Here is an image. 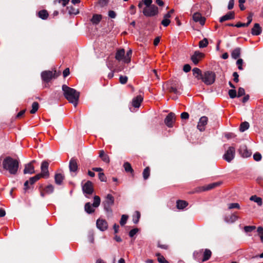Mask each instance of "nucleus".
I'll use <instances>...</instances> for the list:
<instances>
[{
    "label": "nucleus",
    "mask_w": 263,
    "mask_h": 263,
    "mask_svg": "<svg viewBox=\"0 0 263 263\" xmlns=\"http://www.w3.org/2000/svg\"><path fill=\"white\" fill-rule=\"evenodd\" d=\"M234 5V0H230L228 6V9L229 10H231L233 8Z\"/></svg>",
    "instance_id": "nucleus-56"
},
{
    "label": "nucleus",
    "mask_w": 263,
    "mask_h": 263,
    "mask_svg": "<svg viewBox=\"0 0 263 263\" xmlns=\"http://www.w3.org/2000/svg\"><path fill=\"white\" fill-rule=\"evenodd\" d=\"M108 16L111 18H115L116 17V13L112 10L108 11Z\"/></svg>",
    "instance_id": "nucleus-55"
},
{
    "label": "nucleus",
    "mask_w": 263,
    "mask_h": 263,
    "mask_svg": "<svg viewBox=\"0 0 263 263\" xmlns=\"http://www.w3.org/2000/svg\"><path fill=\"white\" fill-rule=\"evenodd\" d=\"M229 95L231 98H234L236 97V91L235 89H230L229 90Z\"/></svg>",
    "instance_id": "nucleus-45"
},
{
    "label": "nucleus",
    "mask_w": 263,
    "mask_h": 263,
    "mask_svg": "<svg viewBox=\"0 0 263 263\" xmlns=\"http://www.w3.org/2000/svg\"><path fill=\"white\" fill-rule=\"evenodd\" d=\"M204 54L198 51H196L191 57V60L195 65H197L199 62L204 57Z\"/></svg>",
    "instance_id": "nucleus-9"
},
{
    "label": "nucleus",
    "mask_w": 263,
    "mask_h": 263,
    "mask_svg": "<svg viewBox=\"0 0 263 263\" xmlns=\"http://www.w3.org/2000/svg\"><path fill=\"white\" fill-rule=\"evenodd\" d=\"M128 78L126 76H121L119 78L120 82L122 84H125L127 82Z\"/></svg>",
    "instance_id": "nucleus-46"
},
{
    "label": "nucleus",
    "mask_w": 263,
    "mask_h": 263,
    "mask_svg": "<svg viewBox=\"0 0 263 263\" xmlns=\"http://www.w3.org/2000/svg\"><path fill=\"white\" fill-rule=\"evenodd\" d=\"M261 32V29L260 25L258 23L254 24V27L252 29L251 33L253 35H258Z\"/></svg>",
    "instance_id": "nucleus-23"
},
{
    "label": "nucleus",
    "mask_w": 263,
    "mask_h": 263,
    "mask_svg": "<svg viewBox=\"0 0 263 263\" xmlns=\"http://www.w3.org/2000/svg\"><path fill=\"white\" fill-rule=\"evenodd\" d=\"M220 184H221V182H220L211 183L210 184H208L206 186H203V191H208V190H211L212 189L216 187V186H218Z\"/></svg>",
    "instance_id": "nucleus-27"
},
{
    "label": "nucleus",
    "mask_w": 263,
    "mask_h": 263,
    "mask_svg": "<svg viewBox=\"0 0 263 263\" xmlns=\"http://www.w3.org/2000/svg\"><path fill=\"white\" fill-rule=\"evenodd\" d=\"M97 227L101 231H105L107 228V223L103 219H98L96 222Z\"/></svg>",
    "instance_id": "nucleus-15"
},
{
    "label": "nucleus",
    "mask_w": 263,
    "mask_h": 263,
    "mask_svg": "<svg viewBox=\"0 0 263 263\" xmlns=\"http://www.w3.org/2000/svg\"><path fill=\"white\" fill-rule=\"evenodd\" d=\"M240 54V49L239 48H236L233 50L231 53L232 57L234 59H237Z\"/></svg>",
    "instance_id": "nucleus-30"
},
{
    "label": "nucleus",
    "mask_w": 263,
    "mask_h": 263,
    "mask_svg": "<svg viewBox=\"0 0 263 263\" xmlns=\"http://www.w3.org/2000/svg\"><path fill=\"white\" fill-rule=\"evenodd\" d=\"M101 159L105 163H108L109 162V158L107 155H105Z\"/></svg>",
    "instance_id": "nucleus-58"
},
{
    "label": "nucleus",
    "mask_w": 263,
    "mask_h": 263,
    "mask_svg": "<svg viewBox=\"0 0 263 263\" xmlns=\"http://www.w3.org/2000/svg\"><path fill=\"white\" fill-rule=\"evenodd\" d=\"M54 191V187L52 185H48L45 189L46 193L50 194L52 193Z\"/></svg>",
    "instance_id": "nucleus-43"
},
{
    "label": "nucleus",
    "mask_w": 263,
    "mask_h": 263,
    "mask_svg": "<svg viewBox=\"0 0 263 263\" xmlns=\"http://www.w3.org/2000/svg\"><path fill=\"white\" fill-rule=\"evenodd\" d=\"M235 154V149L233 146H230L224 154L223 158L227 162H231L234 158Z\"/></svg>",
    "instance_id": "nucleus-7"
},
{
    "label": "nucleus",
    "mask_w": 263,
    "mask_h": 263,
    "mask_svg": "<svg viewBox=\"0 0 263 263\" xmlns=\"http://www.w3.org/2000/svg\"><path fill=\"white\" fill-rule=\"evenodd\" d=\"M169 91L170 92H174L175 93H178V90H177V89L176 87H174V86H171L170 88H169Z\"/></svg>",
    "instance_id": "nucleus-63"
},
{
    "label": "nucleus",
    "mask_w": 263,
    "mask_h": 263,
    "mask_svg": "<svg viewBox=\"0 0 263 263\" xmlns=\"http://www.w3.org/2000/svg\"><path fill=\"white\" fill-rule=\"evenodd\" d=\"M54 73L51 71H45L41 74L43 80L45 82H48L54 77Z\"/></svg>",
    "instance_id": "nucleus-12"
},
{
    "label": "nucleus",
    "mask_w": 263,
    "mask_h": 263,
    "mask_svg": "<svg viewBox=\"0 0 263 263\" xmlns=\"http://www.w3.org/2000/svg\"><path fill=\"white\" fill-rule=\"evenodd\" d=\"M250 200L253 201L257 203V204L259 206L262 205V199L260 197H258L255 195L252 196L250 198Z\"/></svg>",
    "instance_id": "nucleus-31"
},
{
    "label": "nucleus",
    "mask_w": 263,
    "mask_h": 263,
    "mask_svg": "<svg viewBox=\"0 0 263 263\" xmlns=\"http://www.w3.org/2000/svg\"><path fill=\"white\" fill-rule=\"evenodd\" d=\"M123 166L124 167L125 171L127 172H132L133 171L131 165L128 162L124 163Z\"/></svg>",
    "instance_id": "nucleus-41"
},
{
    "label": "nucleus",
    "mask_w": 263,
    "mask_h": 263,
    "mask_svg": "<svg viewBox=\"0 0 263 263\" xmlns=\"http://www.w3.org/2000/svg\"><path fill=\"white\" fill-rule=\"evenodd\" d=\"M140 213L138 211H136L133 215V221L134 223H137L138 222L139 219L140 218Z\"/></svg>",
    "instance_id": "nucleus-35"
},
{
    "label": "nucleus",
    "mask_w": 263,
    "mask_h": 263,
    "mask_svg": "<svg viewBox=\"0 0 263 263\" xmlns=\"http://www.w3.org/2000/svg\"><path fill=\"white\" fill-rule=\"evenodd\" d=\"M209 44L208 39L206 38L203 39L199 43V47L201 48L206 47Z\"/></svg>",
    "instance_id": "nucleus-39"
},
{
    "label": "nucleus",
    "mask_w": 263,
    "mask_h": 263,
    "mask_svg": "<svg viewBox=\"0 0 263 263\" xmlns=\"http://www.w3.org/2000/svg\"><path fill=\"white\" fill-rule=\"evenodd\" d=\"M189 117V115L187 112H183L181 114V118L182 119H187Z\"/></svg>",
    "instance_id": "nucleus-62"
},
{
    "label": "nucleus",
    "mask_w": 263,
    "mask_h": 263,
    "mask_svg": "<svg viewBox=\"0 0 263 263\" xmlns=\"http://www.w3.org/2000/svg\"><path fill=\"white\" fill-rule=\"evenodd\" d=\"M233 208L239 209V205L237 203H233L229 204V209H231Z\"/></svg>",
    "instance_id": "nucleus-53"
},
{
    "label": "nucleus",
    "mask_w": 263,
    "mask_h": 263,
    "mask_svg": "<svg viewBox=\"0 0 263 263\" xmlns=\"http://www.w3.org/2000/svg\"><path fill=\"white\" fill-rule=\"evenodd\" d=\"M18 166V161L11 157H6L3 161L4 169L8 171L9 173L12 175H15L17 173Z\"/></svg>",
    "instance_id": "nucleus-2"
},
{
    "label": "nucleus",
    "mask_w": 263,
    "mask_h": 263,
    "mask_svg": "<svg viewBox=\"0 0 263 263\" xmlns=\"http://www.w3.org/2000/svg\"><path fill=\"white\" fill-rule=\"evenodd\" d=\"M156 256L158 257V261L160 263H167V260L165 259V258L159 253H157Z\"/></svg>",
    "instance_id": "nucleus-42"
},
{
    "label": "nucleus",
    "mask_w": 263,
    "mask_h": 263,
    "mask_svg": "<svg viewBox=\"0 0 263 263\" xmlns=\"http://www.w3.org/2000/svg\"><path fill=\"white\" fill-rule=\"evenodd\" d=\"M245 93V89L243 88L240 87L238 91V97H241Z\"/></svg>",
    "instance_id": "nucleus-54"
},
{
    "label": "nucleus",
    "mask_w": 263,
    "mask_h": 263,
    "mask_svg": "<svg viewBox=\"0 0 263 263\" xmlns=\"http://www.w3.org/2000/svg\"><path fill=\"white\" fill-rule=\"evenodd\" d=\"M143 101V97L141 95L137 96L134 98L132 101V105L136 108L140 107L141 102Z\"/></svg>",
    "instance_id": "nucleus-20"
},
{
    "label": "nucleus",
    "mask_w": 263,
    "mask_h": 263,
    "mask_svg": "<svg viewBox=\"0 0 263 263\" xmlns=\"http://www.w3.org/2000/svg\"><path fill=\"white\" fill-rule=\"evenodd\" d=\"M63 76L64 78L67 77L69 73H70V71H69V69L68 68H66L64 71H63Z\"/></svg>",
    "instance_id": "nucleus-64"
},
{
    "label": "nucleus",
    "mask_w": 263,
    "mask_h": 263,
    "mask_svg": "<svg viewBox=\"0 0 263 263\" xmlns=\"http://www.w3.org/2000/svg\"><path fill=\"white\" fill-rule=\"evenodd\" d=\"M201 80L206 85L213 84L215 80V74L211 71H206L203 74Z\"/></svg>",
    "instance_id": "nucleus-4"
},
{
    "label": "nucleus",
    "mask_w": 263,
    "mask_h": 263,
    "mask_svg": "<svg viewBox=\"0 0 263 263\" xmlns=\"http://www.w3.org/2000/svg\"><path fill=\"white\" fill-rule=\"evenodd\" d=\"M256 228L255 226H246L244 228V230L246 232H250L252 231Z\"/></svg>",
    "instance_id": "nucleus-49"
},
{
    "label": "nucleus",
    "mask_w": 263,
    "mask_h": 263,
    "mask_svg": "<svg viewBox=\"0 0 263 263\" xmlns=\"http://www.w3.org/2000/svg\"><path fill=\"white\" fill-rule=\"evenodd\" d=\"M235 17V13L233 11H231L222 16L219 18V22L222 23L224 21L234 19Z\"/></svg>",
    "instance_id": "nucleus-18"
},
{
    "label": "nucleus",
    "mask_w": 263,
    "mask_h": 263,
    "mask_svg": "<svg viewBox=\"0 0 263 263\" xmlns=\"http://www.w3.org/2000/svg\"><path fill=\"white\" fill-rule=\"evenodd\" d=\"M100 198L98 196H95L93 199V203L91 204L90 202H87L85 205V211L88 214L95 212V208H96L100 204Z\"/></svg>",
    "instance_id": "nucleus-3"
},
{
    "label": "nucleus",
    "mask_w": 263,
    "mask_h": 263,
    "mask_svg": "<svg viewBox=\"0 0 263 263\" xmlns=\"http://www.w3.org/2000/svg\"><path fill=\"white\" fill-rule=\"evenodd\" d=\"M62 90L65 98L76 107L79 99V92L76 89L69 87L66 85L62 86Z\"/></svg>",
    "instance_id": "nucleus-1"
},
{
    "label": "nucleus",
    "mask_w": 263,
    "mask_h": 263,
    "mask_svg": "<svg viewBox=\"0 0 263 263\" xmlns=\"http://www.w3.org/2000/svg\"><path fill=\"white\" fill-rule=\"evenodd\" d=\"M175 114L174 113H170L165 119V123L168 127H172L173 124L175 121Z\"/></svg>",
    "instance_id": "nucleus-16"
},
{
    "label": "nucleus",
    "mask_w": 263,
    "mask_h": 263,
    "mask_svg": "<svg viewBox=\"0 0 263 263\" xmlns=\"http://www.w3.org/2000/svg\"><path fill=\"white\" fill-rule=\"evenodd\" d=\"M102 16L101 14H94L91 19V22L93 24L97 25L101 21Z\"/></svg>",
    "instance_id": "nucleus-26"
},
{
    "label": "nucleus",
    "mask_w": 263,
    "mask_h": 263,
    "mask_svg": "<svg viewBox=\"0 0 263 263\" xmlns=\"http://www.w3.org/2000/svg\"><path fill=\"white\" fill-rule=\"evenodd\" d=\"M208 118L206 116L201 117L197 124V128L200 131L203 132L205 130V126L207 124Z\"/></svg>",
    "instance_id": "nucleus-10"
},
{
    "label": "nucleus",
    "mask_w": 263,
    "mask_h": 263,
    "mask_svg": "<svg viewBox=\"0 0 263 263\" xmlns=\"http://www.w3.org/2000/svg\"><path fill=\"white\" fill-rule=\"evenodd\" d=\"M34 162V161H32V162L25 165V168L24 170V174H32L35 172L34 167L32 165V163Z\"/></svg>",
    "instance_id": "nucleus-17"
},
{
    "label": "nucleus",
    "mask_w": 263,
    "mask_h": 263,
    "mask_svg": "<svg viewBox=\"0 0 263 263\" xmlns=\"http://www.w3.org/2000/svg\"><path fill=\"white\" fill-rule=\"evenodd\" d=\"M69 1V0H57L54 1V3L58 2L59 3H61L63 7H65L68 3Z\"/></svg>",
    "instance_id": "nucleus-52"
},
{
    "label": "nucleus",
    "mask_w": 263,
    "mask_h": 263,
    "mask_svg": "<svg viewBox=\"0 0 263 263\" xmlns=\"http://www.w3.org/2000/svg\"><path fill=\"white\" fill-rule=\"evenodd\" d=\"M127 218H128V216L127 215H123L121 217V220L120 221V224L121 226L124 225L127 221Z\"/></svg>",
    "instance_id": "nucleus-44"
},
{
    "label": "nucleus",
    "mask_w": 263,
    "mask_h": 263,
    "mask_svg": "<svg viewBox=\"0 0 263 263\" xmlns=\"http://www.w3.org/2000/svg\"><path fill=\"white\" fill-rule=\"evenodd\" d=\"M158 13V7L155 5L146 7L143 10V13L146 16H153Z\"/></svg>",
    "instance_id": "nucleus-5"
},
{
    "label": "nucleus",
    "mask_w": 263,
    "mask_h": 263,
    "mask_svg": "<svg viewBox=\"0 0 263 263\" xmlns=\"http://www.w3.org/2000/svg\"><path fill=\"white\" fill-rule=\"evenodd\" d=\"M193 19L195 22H199L200 25H204L205 19L200 13L196 12L193 15Z\"/></svg>",
    "instance_id": "nucleus-14"
},
{
    "label": "nucleus",
    "mask_w": 263,
    "mask_h": 263,
    "mask_svg": "<svg viewBox=\"0 0 263 263\" xmlns=\"http://www.w3.org/2000/svg\"><path fill=\"white\" fill-rule=\"evenodd\" d=\"M40 178H40V176L38 175L37 174L34 177H31L29 181H26L24 183L25 190H26L28 188V185L29 182H30V184H32L34 182H35L36 181L39 180Z\"/></svg>",
    "instance_id": "nucleus-22"
},
{
    "label": "nucleus",
    "mask_w": 263,
    "mask_h": 263,
    "mask_svg": "<svg viewBox=\"0 0 263 263\" xmlns=\"http://www.w3.org/2000/svg\"><path fill=\"white\" fill-rule=\"evenodd\" d=\"M238 219V217L235 214H232L231 215L226 216L224 220L228 223H233Z\"/></svg>",
    "instance_id": "nucleus-25"
},
{
    "label": "nucleus",
    "mask_w": 263,
    "mask_h": 263,
    "mask_svg": "<svg viewBox=\"0 0 263 263\" xmlns=\"http://www.w3.org/2000/svg\"><path fill=\"white\" fill-rule=\"evenodd\" d=\"M187 204V203L183 200H178L177 202V207L178 209H183Z\"/></svg>",
    "instance_id": "nucleus-32"
},
{
    "label": "nucleus",
    "mask_w": 263,
    "mask_h": 263,
    "mask_svg": "<svg viewBox=\"0 0 263 263\" xmlns=\"http://www.w3.org/2000/svg\"><path fill=\"white\" fill-rule=\"evenodd\" d=\"M39 108V103L36 102H34L32 104V109L30 110V112L32 114H35Z\"/></svg>",
    "instance_id": "nucleus-38"
},
{
    "label": "nucleus",
    "mask_w": 263,
    "mask_h": 263,
    "mask_svg": "<svg viewBox=\"0 0 263 263\" xmlns=\"http://www.w3.org/2000/svg\"><path fill=\"white\" fill-rule=\"evenodd\" d=\"M254 159L256 161H260L261 159V155L259 153H256L253 155Z\"/></svg>",
    "instance_id": "nucleus-48"
},
{
    "label": "nucleus",
    "mask_w": 263,
    "mask_h": 263,
    "mask_svg": "<svg viewBox=\"0 0 263 263\" xmlns=\"http://www.w3.org/2000/svg\"><path fill=\"white\" fill-rule=\"evenodd\" d=\"M211 251L210 250L206 249L204 251V254H203V259L202 260V261H205L208 260L211 256Z\"/></svg>",
    "instance_id": "nucleus-36"
},
{
    "label": "nucleus",
    "mask_w": 263,
    "mask_h": 263,
    "mask_svg": "<svg viewBox=\"0 0 263 263\" xmlns=\"http://www.w3.org/2000/svg\"><path fill=\"white\" fill-rule=\"evenodd\" d=\"M152 2V0H144L143 3L145 5H146V7H149L152 5L151 4Z\"/></svg>",
    "instance_id": "nucleus-61"
},
{
    "label": "nucleus",
    "mask_w": 263,
    "mask_h": 263,
    "mask_svg": "<svg viewBox=\"0 0 263 263\" xmlns=\"http://www.w3.org/2000/svg\"><path fill=\"white\" fill-rule=\"evenodd\" d=\"M132 50L131 49H129L126 55H125V63H128L130 62V60H131V57H132Z\"/></svg>",
    "instance_id": "nucleus-37"
},
{
    "label": "nucleus",
    "mask_w": 263,
    "mask_h": 263,
    "mask_svg": "<svg viewBox=\"0 0 263 263\" xmlns=\"http://www.w3.org/2000/svg\"><path fill=\"white\" fill-rule=\"evenodd\" d=\"M99 178L102 182H105L106 181V178L103 173H100L99 174Z\"/></svg>",
    "instance_id": "nucleus-50"
},
{
    "label": "nucleus",
    "mask_w": 263,
    "mask_h": 263,
    "mask_svg": "<svg viewBox=\"0 0 263 263\" xmlns=\"http://www.w3.org/2000/svg\"><path fill=\"white\" fill-rule=\"evenodd\" d=\"M249 123L247 122H242L240 126L239 130L241 132H243L249 127Z\"/></svg>",
    "instance_id": "nucleus-34"
},
{
    "label": "nucleus",
    "mask_w": 263,
    "mask_h": 263,
    "mask_svg": "<svg viewBox=\"0 0 263 263\" xmlns=\"http://www.w3.org/2000/svg\"><path fill=\"white\" fill-rule=\"evenodd\" d=\"M252 16H253V14L251 13L249 14V15L247 17L248 22L246 24H248V26L249 25V24L251 23V22L252 21Z\"/></svg>",
    "instance_id": "nucleus-60"
},
{
    "label": "nucleus",
    "mask_w": 263,
    "mask_h": 263,
    "mask_svg": "<svg viewBox=\"0 0 263 263\" xmlns=\"http://www.w3.org/2000/svg\"><path fill=\"white\" fill-rule=\"evenodd\" d=\"M191 67L189 64H185L183 67V71L185 72H187L191 70Z\"/></svg>",
    "instance_id": "nucleus-59"
},
{
    "label": "nucleus",
    "mask_w": 263,
    "mask_h": 263,
    "mask_svg": "<svg viewBox=\"0 0 263 263\" xmlns=\"http://www.w3.org/2000/svg\"><path fill=\"white\" fill-rule=\"evenodd\" d=\"M257 232L260 237L261 241L263 242V228L261 227H258L257 228Z\"/></svg>",
    "instance_id": "nucleus-47"
},
{
    "label": "nucleus",
    "mask_w": 263,
    "mask_h": 263,
    "mask_svg": "<svg viewBox=\"0 0 263 263\" xmlns=\"http://www.w3.org/2000/svg\"><path fill=\"white\" fill-rule=\"evenodd\" d=\"M48 166L49 163L47 161H44L42 163L41 166V173L37 174L40 178H48L49 177Z\"/></svg>",
    "instance_id": "nucleus-6"
},
{
    "label": "nucleus",
    "mask_w": 263,
    "mask_h": 263,
    "mask_svg": "<svg viewBox=\"0 0 263 263\" xmlns=\"http://www.w3.org/2000/svg\"><path fill=\"white\" fill-rule=\"evenodd\" d=\"M149 174H150L149 168L148 167H147L144 170L143 172V176L145 180L147 179L148 178V177L149 176Z\"/></svg>",
    "instance_id": "nucleus-40"
},
{
    "label": "nucleus",
    "mask_w": 263,
    "mask_h": 263,
    "mask_svg": "<svg viewBox=\"0 0 263 263\" xmlns=\"http://www.w3.org/2000/svg\"><path fill=\"white\" fill-rule=\"evenodd\" d=\"M170 18V17L169 16V14H165L164 15L163 19L161 22V24L164 27H167L168 26L171 22Z\"/></svg>",
    "instance_id": "nucleus-29"
},
{
    "label": "nucleus",
    "mask_w": 263,
    "mask_h": 263,
    "mask_svg": "<svg viewBox=\"0 0 263 263\" xmlns=\"http://www.w3.org/2000/svg\"><path fill=\"white\" fill-rule=\"evenodd\" d=\"M83 191L87 194H91L93 191L92 183L90 181H87L82 186Z\"/></svg>",
    "instance_id": "nucleus-11"
},
{
    "label": "nucleus",
    "mask_w": 263,
    "mask_h": 263,
    "mask_svg": "<svg viewBox=\"0 0 263 263\" xmlns=\"http://www.w3.org/2000/svg\"><path fill=\"white\" fill-rule=\"evenodd\" d=\"M116 59L118 61H123L125 63V50L121 49L118 50L116 54Z\"/></svg>",
    "instance_id": "nucleus-19"
},
{
    "label": "nucleus",
    "mask_w": 263,
    "mask_h": 263,
    "mask_svg": "<svg viewBox=\"0 0 263 263\" xmlns=\"http://www.w3.org/2000/svg\"><path fill=\"white\" fill-rule=\"evenodd\" d=\"M138 229H134L132 230H130L129 233V236L131 237H133L136 234V233L138 232Z\"/></svg>",
    "instance_id": "nucleus-57"
},
{
    "label": "nucleus",
    "mask_w": 263,
    "mask_h": 263,
    "mask_svg": "<svg viewBox=\"0 0 263 263\" xmlns=\"http://www.w3.org/2000/svg\"><path fill=\"white\" fill-rule=\"evenodd\" d=\"M69 167L71 172H76L78 169V164L76 160L71 159L69 161Z\"/></svg>",
    "instance_id": "nucleus-21"
},
{
    "label": "nucleus",
    "mask_w": 263,
    "mask_h": 263,
    "mask_svg": "<svg viewBox=\"0 0 263 263\" xmlns=\"http://www.w3.org/2000/svg\"><path fill=\"white\" fill-rule=\"evenodd\" d=\"M38 16L41 18L45 20L48 17V13L46 10H43L39 12Z\"/></svg>",
    "instance_id": "nucleus-33"
},
{
    "label": "nucleus",
    "mask_w": 263,
    "mask_h": 263,
    "mask_svg": "<svg viewBox=\"0 0 263 263\" xmlns=\"http://www.w3.org/2000/svg\"><path fill=\"white\" fill-rule=\"evenodd\" d=\"M236 64L238 66V68L239 70L242 69V65L243 64V60L241 59H239L237 61Z\"/></svg>",
    "instance_id": "nucleus-51"
},
{
    "label": "nucleus",
    "mask_w": 263,
    "mask_h": 263,
    "mask_svg": "<svg viewBox=\"0 0 263 263\" xmlns=\"http://www.w3.org/2000/svg\"><path fill=\"white\" fill-rule=\"evenodd\" d=\"M193 75L198 80L201 79L203 75L201 74V71L198 68H194L192 70Z\"/></svg>",
    "instance_id": "nucleus-28"
},
{
    "label": "nucleus",
    "mask_w": 263,
    "mask_h": 263,
    "mask_svg": "<svg viewBox=\"0 0 263 263\" xmlns=\"http://www.w3.org/2000/svg\"><path fill=\"white\" fill-rule=\"evenodd\" d=\"M114 203V198L111 194H107L106 196L105 200L103 202L104 209L109 211L110 206Z\"/></svg>",
    "instance_id": "nucleus-8"
},
{
    "label": "nucleus",
    "mask_w": 263,
    "mask_h": 263,
    "mask_svg": "<svg viewBox=\"0 0 263 263\" xmlns=\"http://www.w3.org/2000/svg\"><path fill=\"white\" fill-rule=\"evenodd\" d=\"M64 179V176L61 173L56 174L54 176L55 182L57 184L61 185Z\"/></svg>",
    "instance_id": "nucleus-24"
},
{
    "label": "nucleus",
    "mask_w": 263,
    "mask_h": 263,
    "mask_svg": "<svg viewBox=\"0 0 263 263\" xmlns=\"http://www.w3.org/2000/svg\"><path fill=\"white\" fill-rule=\"evenodd\" d=\"M239 154L242 157L247 158L251 155V152L247 149L246 145H242L239 149Z\"/></svg>",
    "instance_id": "nucleus-13"
}]
</instances>
